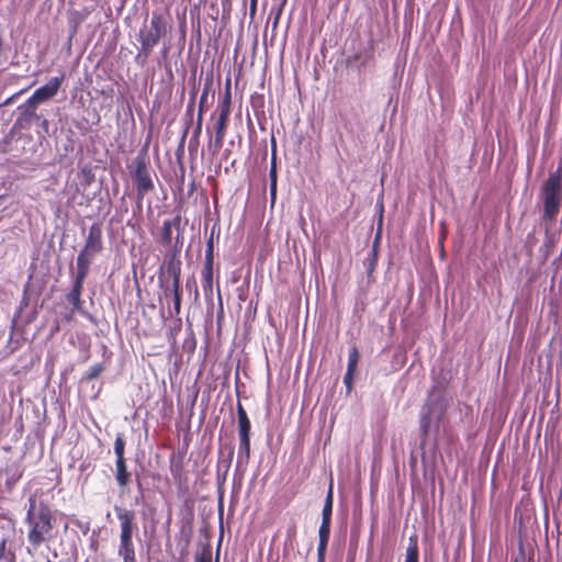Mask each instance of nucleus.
<instances>
[{
    "instance_id": "nucleus-34",
    "label": "nucleus",
    "mask_w": 562,
    "mask_h": 562,
    "mask_svg": "<svg viewBox=\"0 0 562 562\" xmlns=\"http://www.w3.org/2000/svg\"><path fill=\"white\" fill-rule=\"evenodd\" d=\"M207 90H204L201 98H200V102H199V112L198 113H201V117H203V113H204V104L206 102V99H207Z\"/></svg>"
},
{
    "instance_id": "nucleus-38",
    "label": "nucleus",
    "mask_w": 562,
    "mask_h": 562,
    "mask_svg": "<svg viewBox=\"0 0 562 562\" xmlns=\"http://www.w3.org/2000/svg\"><path fill=\"white\" fill-rule=\"evenodd\" d=\"M194 103H195V97L194 94L191 97L189 103H188V106H187V113L192 116L193 114V109H194Z\"/></svg>"
},
{
    "instance_id": "nucleus-4",
    "label": "nucleus",
    "mask_w": 562,
    "mask_h": 562,
    "mask_svg": "<svg viewBox=\"0 0 562 562\" xmlns=\"http://www.w3.org/2000/svg\"><path fill=\"white\" fill-rule=\"evenodd\" d=\"M131 177L135 183L137 200L155 191L154 179L157 178L150 166L147 147L142 148L128 166Z\"/></svg>"
},
{
    "instance_id": "nucleus-9",
    "label": "nucleus",
    "mask_w": 562,
    "mask_h": 562,
    "mask_svg": "<svg viewBox=\"0 0 562 562\" xmlns=\"http://www.w3.org/2000/svg\"><path fill=\"white\" fill-rule=\"evenodd\" d=\"M15 537L13 520L0 516V561L14 562L15 553L12 550V541Z\"/></svg>"
},
{
    "instance_id": "nucleus-14",
    "label": "nucleus",
    "mask_w": 562,
    "mask_h": 562,
    "mask_svg": "<svg viewBox=\"0 0 562 562\" xmlns=\"http://www.w3.org/2000/svg\"><path fill=\"white\" fill-rule=\"evenodd\" d=\"M115 480L122 490L130 485L132 473L128 471L126 459L115 460Z\"/></svg>"
},
{
    "instance_id": "nucleus-41",
    "label": "nucleus",
    "mask_w": 562,
    "mask_h": 562,
    "mask_svg": "<svg viewBox=\"0 0 562 562\" xmlns=\"http://www.w3.org/2000/svg\"><path fill=\"white\" fill-rule=\"evenodd\" d=\"M76 313L77 312H72V310H71L70 313L65 316V319L67 322H71L74 319V316H75Z\"/></svg>"
},
{
    "instance_id": "nucleus-44",
    "label": "nucleus",
    "mask_w": 562,
    "mask_h": 562,
    "mask_svg": "<svg viewBox=\"0 0 562 562\" xmlns=\"http://www.w3.org/2000/svg\"><path fill=\"white\" fill-rule=\"evenodd\" d=\"M222 4L223 5L231 4V0H222Z\"/></svg>"
},
{
    "instance_id": "nucleus-27",
    "label": "nucleus",
    "mask_w": 562,
    "mask_h": 562,
    "mask_svg": "<svg viewBox=\"0 0 562 562\" xmlns=\"http://www.w3.org/2000/svg\"><path fill=\"white\" fill-rule=\"evenodd\" d=\"M359 359H360V355H359L358 348L356 346H352L349 349L347 369L349 371H356Z\"/></svg>"
},
{
    "instance_id": "nucleus-23",
    "label": "nucleus",
    "mask_w": 562,
    "mask_h": 562,
    "mask_svg": "<svg viewBox=\"0 0 562 562\" xmlns=\"http://www.w3.org/2000/svg\"><path fill=\"white\" fill-rule=\"evenodd\" d=\"M40 103L31 102V97L19 106L21 111L22 119L25 121H31L32 119H38L36 114V109Z\"/></svg>"
},
{
    "instance_id": "nucleus-42",
    "label": "nucleus",
    "mask_w": 562,
    "mask_h": 562,
    "mask_svg": "<svg viewBox=\"0 0 562 562\" xmlns=\"http://www.w3.org/2000/svg\"><path fill=\"white\" fill-rule=\"evenodd\" d=\"M514 562H526L525 553L521 551L520 558H516Z\"/></svg>"
},
{
    "instance_id": "nucleus-26",
    "label": "nucleus",
    "mask_w": 562,
    "mask_h": 562,
    "mask_svg": "<svg viewBox=\"0 0 562 562\" xmlns=\"http://www.w3.org/2000/svg\"><path fill=\"white\" fill-rule=\"evenodd\" d=\"M194 562H212V547L204 544L200 551L196 552Z\"/></svg>"
},
{
    "instance_id": "nucleus-17",
    "label": "nucleus",
    "mask_w": 562,
    "mask_h": 562,
    "mask_svg": "<svg viewBox=\"0 0 562 562\" xmlns=\"http://www.w3.org/2000/svg\"><path fill=\"white\" fill-rule=\"evenodd\" d=\"M213 266L214 263L204 262L202 269V288L206 297L213 295Z\"/></svg>"
},
{
    "instance_id": "nucleus-21",
    "label": "nucleus",
    "mask_w": 562,
    "mask_h": 562,
    "mask_svg": "<svg viewBox=\"0 0 562 562\" xmlns=\"http://www.w3.org/2000/svg\"><path fill=\"white\" fill-rule=\"evenodd\" d=\"M405 562H419V550L416 535L411 536L408 539Z\"/></svg>"
},
{
    "instance_id": "nucleus-45",
    "label": "nucleus",
    "mask_w": 562,
    "mask_h": 562,
    "mask_svg": "<svg viewBox=\"0 0 562 562\" xmlns=\"http://www.w3.org/2000/svg\"><path fill=\"white\" fill-rule=\"evenodd\" d=\"M168 50H169V46L164 47L162 54L166 55L168 53Z\"/></svg>"
},
{
    "instance_id": "nucleus-28",
    "label": "nucleus",
    "mask_w": 562,
    "mask_h": 562,
    "mask_svg": "<svg viewBox=\"0 0 562 562\" xmlns=\"http://www.w3.org/2000/svg\"><path fill=\"white\" fill-rule=\"evenodd\" d=\"M114 453L116 459H125V440L122 435H117L114 440Z\"/></svg>"
},
{
    "instance_id": "nucleus-6",
    "label": "nucleus",
    "mask_w": 562,
    "mask_h": 562,
    "mask_svg": "<svg viewBox=\"0 0 562 562\" xmlns=\"http://www.w3.org/2000/svg\"><path fill=\"white\" fill-rule=\"evenodd\" d=\"M102 248L101 224L93 223L89 228L85 246L77 257V269L89 272V267L93 257L99 254Z\"/></svg>"
},
{
    "instance_id": "nucleus-30",
    "label": "nucleus",
    "mask_w": 562,
    "mask_h": 562,
    "mask_svg": "<svg viewBox=\"0 0 562 562\" xmlns=\"http://www.w3.org/2000/svg\"><path fill=\"white\" fill-rule=\"evenodd\" d=\"M204 262L214 263V241L212 235L206 241Z\"/></svg>"
},
{
    "instance_id": "nucleus-35",
    "label": "nucleus",
    "mask_w": 562,
    "mask_h": 562,
    "mask_svg": "<svg viewBox=\"0 0 562 562\" xmlns=\"http://www.w3.org/2000/svg\"><path fill=\"white\" fill-rule=\"evenodd\" d=\"M202 122H203V117H201V113H198V117H196V125H195V128H194V132H193V136L194 137H199L201 132H202Z\"/></svg>"
},
{
    "instance_id": "nucleus-31",
    "label": "nucleus",
    "mask_w": 562,
    "mask_h": 562,
    "mask_svg": "<svg viewBox=\"0 0 562 562\" xmlns=\"http://www.w3.org/2000/svg\"><path fill=\"white\" fill-rule=\"evenodd\" d=\"M269 177H270V193H271L272 200H274L276 194H277V169H276L274 164L272 165V167L270 169Z\"/></svg>"
},
{
    "instance_id": "nucleus-11",
    "label": "nucleus",
    "mask_w": 562,
    "mask_h": 562,
    "mask_svg": "<svg viewBox=\"0 0 562 562\" xmlns=\"http://www.w3.org/2000/svg\"><path fill=\"white\" fill-rule=\"evenodd\" d=\"M65 79V75L61 74L59 77H53L50 78L47 83L40 87L34 91V93L31 95V102L33 103H43L52 98H54L63 81Z\"/></svg>"
},
{
    "instance_id": "nucleus-12",
    "label": "nucleus",
    "mask_w": 562,
    "mask_h": 562,
    "mask_svg": "<svg viewBox=\"0 0 562 562\" xmlns=\"http://www.w3.org/2000/svg\"><path fill=\"white\" fill-rule=\"evenodd\" d=\"M540 225L544 227V240L540 248V252L544 259H548L555 248L559 234L552 231V228L555 227V221H541Z\"/></svg>"
},
{
    "instance_id": "nucleus-3",
    "label": "nucleus",
    "mask_w": 562,
    "mask_h": 562,
    "mask_svg": "<svg viewBox=\"0 0 562 562\" xmlns=\"http://www.w3.org/2000/svg\"><path fill=\"white\" fill-rule=\"evenodd\" d=\"M168 33V21L158 12H153L149 26H144L137 34L140 47L134 57V61L138 66H145L150 57L154 48L159 44L160 40Z\"/></svg>"
},
{
    "instance_id": "nucleus-47",
    "label": "nucleus",
    "mask_w": 562,
    "mask_h": 562,
    "mask_svg": "<svg viewBox=\"0 0 562 562\" xmlns=\"http://www.w3.org/2000/svg\"><path fill=\"white\" fill-rule=\"evenodd\" d=\"M187 286H192V283H190V280H187Z\"/></svg>"
},
{
    "instance_id": "nucleus-1",
    "label": "nucleus",
    "mask_w": 562,
    "mask_h": 562,
    "mask_svg": "<svg viewBox=\"0 0 562 562\" xmlns=\"http://www.w3.org/2000/svg\"><path fill=\"white\" fill-rule=\"evenodd\" d=\"M27 525V552L37 550L44 542L54 538L56 517L47 504L41 502L38 506L34 499H31L30 507L25 516Z\"/></svg>"
},
{
    "instance_id": "nucleus-10",
    "label": "nucleus",
    "mask_w": 562,
    "mask_h": 562,
    "mask_svg": "<svg viewBox=\"0 0 562 562\" xmlns=\"http://www.w3.org/2000/svg\"><path fill=\"white\" fill-rule=\"evenodd\" d=\"M88 272L77 269L76 278L74 281L72 289L70 292L66 295V299L69 304L72 305V312H79L82 315L87 316L88 312L83 310V302L81 300V293L83 289V282L87 278Z\"/></svg>"
},
{
    "instance_id": "nucleus-40",
    "label": "nucleus",
    "mask_w": 562,
    "mask_h": 562,
    "mask_svg": "<svg viewBox=\"0 0 562 562\" xmlns=\"http://www.w3.org/2000/svg\"><path fill=\"white\" fill-rule=\"evenodd\" d=\"M256 10H257L256 0H250V8H249L250 14L254 15L256 13Z\"/></svg>"
},
{
    "instance_id": "nucleus-7",
    "label": "nucleus",
    "mask_w": 562,
    "mask_h": 562,
    "mask_svg": "<svg viewBox=\"0 0 562 562\" xmlns=\"http://www.w3.org/2000/svg\"><path fill=\"white\" fill-rule=\"evenodd\" d=\"M237 419H238V461L247 464L250 459V429L251 424L243 404L237 402Z\"/></svg>"
},
{
    "instance_id": "nucleus-32",
    "label": "nucleus",
    "mask_w": 562,
    "mask_h": 562,
    "mask_svg": "<svg viewBox=\"0 0 562 562\" xmlns=\"http://www.w3.org/2000/svg\"><path fill=\"white\" fill-rule=\"evenodd\" d=\"M356 371H349L347 369L346 371V374L344 376V383L347 387V391L350 392L351 389H352V383H353V374H355Z\"/></svg>"
},
{
    "instance_id": "nucleus-22",
    "label": "nucleus",
    "mask_w": 562,
    "mask_h": 562,
    "mask_svg": "<svg viewBox=\"0 0 562 562\" xmlns=\"http://www.w3.org/2000/svg\"><path fill=\"white\" fill-rule=\"evenodd\" d=\"M333 481H330L329 488L327 491V495L325 498V503L322 510V521L331 522V513H333Z\"/></svg>"
},
{
    "instance_id": "nucleus-13",
    "label": "nucleus",
    "mask_w": 562,
    "mask_h": 562,
    "mask_svg": "<svg viewBox=\"0 0 562 562\" xmlns=\"http://www.w3.org/2000/svg\"><path fill=\"white\" fill-rule=\"evenodd\" d=\"M330 524L329 521H322L318 529V548H317V562H325L326 549L330 536Z\"/></svg>"
},
{
    "instance_id": "nucleus-48",
    "label": "nucleus",
    "mask_w": 562,
    "mask_h": 562,
    "mask_svg": "<svg viewBox=\"0 0 562 562\" xmlns=\"http://www.w3.org/2000/svg\"><path fill=\"white\" fill-rule=\"evenodd\" d=\"M215 562H218V554L216 555V560H215Z\"/></svg>"
},
{
    "instance_id": "nucleus-18",
    "label": "nucleus",
    "mask_w": 562,
    "mask_h": 562,
    "mask_svg": "<svg viewBox=\"0 0 562 562\" xmlns=\"http://www.w3.org/2000/svg\"><path fill=\"white\" fill-rule=\"evenodd\" d=\"M432 417V407L428 404L424 405L420 412L419 428L422 436L426 438L430 430Z\"/></svg>"
},
{
    "instance_id": "nucleus-39",
    "label": "nucleus",
    "mask_w": 562,
    "mask_h": 562,
    "mask_svg": "<svg viewBox=\"0 0 562 562\" xmlns=\"http://www.w3.org/2000/svg\"><path fill=\"white\" fill-rule=\"evenodd\" d=\"M77 32H78V23L76 22L71 26V30H70V34H69V38H68L69 46L71 45L72 38L76 36Z\"/></svg>"
},
{
    "instance_id": "nucleus-46",
    "label": "nucleus",
    "mask_w": 562,
    "mask_h": 562,
    "mask_svg": "<svg viewBox=\"0 0 562 562\" xmlns=\"http://www.w3.org/2000/svg\"><path fill=\"white\" fill-rule=\"evenodd\" d=\"M187 286H192V283H190V280H187Z\"/></svg>"
},
{
    "instance_id": "nucleus-8",
    "label": "nucleus",
    "mask_w": 562,
    "mask_h": 562,
    "mask_svg": "<svg viewBox=\"0 0 562 562\" xmlns=\"http://www.w3.org/2000/svg\"><path fill=\"white\" fill-rule=\"evenodd\" d=\"M95 181V175L90 165H85L78 170L72 183L69 184L70 199L79 204L88 202L85 191Z\"/></svg>"
},
{
    "instance_id": "nucleus-15",
    "label": "nucleus",
    "mask_w": 562,
    "mask_h": 562,
    "mask_svg": "<svg viewBox=\"0 0 562 562\" xmlns=\"http://www.w3.org/2000/svg\"><path fill=\"white\" fill-rule=\"evenodd\" d=\"M181 215L177 214L172 220H167L162 223L161 227V243L166 246H169L172 240V227H176L178 231L181 226Z\"/></svg>"
},
{
    "instance_id": "nucleus-20",
    "label": "nucleus",
    "mask_w": 562,
    "mask_h": 562,
    "mask_svg": "<svg viewBox=\"0 0 562 562\" xmlns=\"http://www.w3.org/2000/svg\"><path fill=\"white\" fill-rule=\"evenodd\" d=\"M165 296L173 300L175 314L179 315L181 310V284L167 285L164 289Z\"/></svg>"
},
{
    "instance_id": "nucleus-2",
    "label": "nucleus",
    "mask_w": 562,
    "mask_h": 562,
    "mask_svg": "<svg viewBox=\"0 0 562 562\" xmlns=\"http://www.w3.org/2000/svg\"><path fill=\"white\" fill-rule=\"evenodd\" d=\"M114 513L120 521L117 555L123 562H137L133 537L138 533L136 512L121 505H114Z\"/></svg>"
},
{
    "instance_id": "nucleus-37",
    "label": "nucleus",
    "mask_w": 562,
    "mask_h": 562,
    "mask_svg": "<svg viewBox=\"0 0 562 562\" xmlns=\"http://www.w3.org/2000/svg\"><path fill=\"white\" fill-rule=\"evenodd\" d=\"M536 243H537V238L535 237V235L529 234L527 236V240H526V247L529 249V251L532 250V248L535 247Z\"/></svg>"
},
{
    "instance_id": "nucleus-16",
    "label": "nucleus",
    "mask_w": 562,
    "mask_h": 562,
    "mask_svg": "<svg viewBox=\"0 0 562 562\" xmlns=\"http://www.w3.org/2000/svg\"><path fill=\"white\" fill-rule=\"evenodd\" d=\"M228 120H229V116L218 114V117L215 123V137H214L215 150H220L223 147Z\"/></svg>"
},
{
    "instance_id": "nucleus-24",
    "label": "nucleus",
    "mask_w": 562,
    "mask_h": 562,
    "mask_svg": "<svg viewBox=\"0 0 562 562\" xmlns=\"http://www.w3.org/2000/svg\"><path fill=\"white\" fill-rule=\"evenodd\" d=\"M231 104H232V94H231V82L227 80L226 90L223 99L218 103L220 115L229 116L231 114Z\"/></svg>"
},
{
    "instance_id": "nucleus-43",
    "label": "nucleus",
    "mask_w": 562,
    "mask_h": 562,
    "mask_svg": "<svg viewBox=\"0 0 562 562\" xmlns=\"http://www.w3.org/2000/svg\"><path fill=\"white\" fill-rule=\"evenodd\" d=\"M295 532H296V527H295V525H293V526L289 529V536H290V537H294V536H295Z\"/></svg>"
},
{
    "instance_id": "nucleus-36",
    "label": "nucleus",
    "mask_w": 562,
    "mask_h": 562,
    "mask_svg": "<svg viewBox=\"0 0 562 562\" xmlns=\"http://www.w3.org/2000/svg\"><path fill=\"white\" fill-rule=\"evenodd\" d=\"M379 246H380V236L376 235V237L372 244L371 250L369 251V255H375V257H379Z\"/></svg>"
},
{
    "instance_id": "nucleus-33",
    "label": "nucleus",
    "mask_w": 562,
    "mask_h": 562,
    "mask_svg": "<svg viewBox=\"0 0 562 562\" xmlns=\"http://www.w3.org/2000/svg\"><path fill=\"white\" fill-rule=\"evenodd\" d=\"M170 472L173 476L175 480H181V475H182V467L180 464L178 465H173L171 464L170 465Z\"/></svg>"
},
{
    "instance_id": "nucleus-19",
    "label": "nucleus",
    "mask_w": 562,
    "mask_h": 562,
    "mask_svg": "<svg viewBox=\"0 0 562 562\" xmlns=\"http://www.w3.org/2000/svg\"><path fill=\"white\" fill-rule=\"evenodd\" d=\"M166 270L168 276L172 279L171 284H180L181 277V260L172 257L167 261Z\"/></svg>"
},
{
    "instance_id": "nucleus-25",
    "label": "nucleus",
    "mask_w": 562,
    "mask_h": 562,
    "mask_svg": "<svg viewBox=\"0 0 562 562\" xmlns=\"http://www.w3.org/2000/svg\"><path fill=\"white\" fill-rule=\"evenodd\" d=\"M378 260H379V257H375V255H369V254H368L367 258L363 260V266L366 268L369 282H371V280L373 278V272L378 266Z\"/></svg>"
},
{
    "instance_id": "nucleus-29",
    "label": "nucleus",
    "mask_w": 562,
    "mask_h": 562,
    "mask_svg": "<svg viewBox=\"0 0 562 562\" xmlns=\"http://www.w3.org/2000/svg\"><path fill=\"white\" fill-rule=\"evenodd\" d=\"M104 371V366L102 363L93 364L86 372L83 380L91 381L97 379Z\"/></svg>"
},
{
    "instance_id": "nucleus-5",
    "label": "nucleus",
    "mask_w": 562,
    "mask_h": 562,
    "mask_svg": "<svg viewBox=\"0 0 562 562\" xmlns=\"http://www.w3.org/2000/svg\"><path fill=\"white\" fill-rule=\"evenodd\" d=\"M543 213L541 221H555L562 203V172L561 168L551 172L541 187Z\"/></svg>"
}]
</instances>
